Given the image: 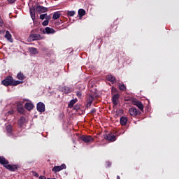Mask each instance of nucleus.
<instances>
[{"label": "nucleus", "instance_id": "f257e3e1", "mask_svg": "<svg viewBox=\"0 0 179 179\" xmlns=\"http://www.w3.org/2000/svg\"><path fill=\"white\" fill-rule=\"evenodd\" d=\"M0 164L3 165L6 170H8L11 172H15L17 170V165H10L9 164V161L6 159L5 157L0 156Z\"/></svg>", "mask_w": 179, "mask_h": 179}, {"label": "nucleus", "instance_id": "f03ea898", "mask_svg": "<svg viewBox=\"0 0 179 179\" xmlns=\"http://www.w3.org/2000/svg\"><path fill=\"white\" fill-rule=\"evenodd\" d=\"M1 83L6 87H8V86H17L18 85L22 84V82L20 80H14L13 77L8 76L6 77V79L1 81Z\"/></svg>", "mask_w": 179, "mask_h": 179}, {"label": "nucleus", "instance_id": "7ed1b4c3", "mask_svg": "<svg viewBox=\"0 0 179 179\" xmlns=\"http://www.w3.org/2000/svg\"><path fill=\"white\" fill-rule=\"evenodd\" d=\"M42 39H43V38L41 34H32L29 35V36L28 38V42L31 43L35 41H39V40H42Z\"/></svg>", "mask_w": 179, "mask_h": 179}, {"label": "nucleus", "instance_id": "20e7f679", "mask_svg": "<svg viewBox=\"0 0 179 179\" xmlns=\"http://www.w3.org/2000/svg\"><path fill=\"white\" fill-rule=\"evenodd\" d=\"M80 139H81L82 141H84L85 143H92L93 141H94V138L92 136H80Z\"/></svg>", "mask_w": 179, "mask_h": 179}, {"label": "nucleus", "instance_id": "39448f33", "mask_svg": "<svg viewBox=\"0 0 179 179\" xmlns=\"http://www.w3.org/2000/svg\"><path fill=\"white\" fill-rule=\"evenodd\" d=\"M64 169H66V165H65L64 164H62L60 166H55L53 169H52V171H53V173H57Z\"/></svg>", "mask_w": 179, "mask_h": 179}, {"label": "nucleus", "instance_id": "423d86ee", "mask_svg": "<svg viewBox=\"0 0 179 179\" xmlns=\"http://www.w3.org/2000/svg\"><path fill=\"white\" fill-rule=\"evenodd\" d=\"M128 112H129L130 116H132V117H136L138 114H141L140 111L138 110L135 107H132V108H129V110H128Z\"/></svg>", "mask_w": 179, "mask_h": 179}, {"label": "nucleus", "instance_id": "0eeeda50", "mask_svg": "<svg viewBox=\"0 0 179 179\" xmlns=\"http://www.w3.org/2000/svg\"><path fill=\"white\" fill-rule=\"evenodd\" d=\"M36 12L39 14L45 13L48 11V8L47 7H44L43 6H37L35 8Z\"/></svg>", "mask_w": 179, "mask_h": 179}, {"label": "nucleus", "instance_id": "6e6552de", "mask_svg": "<svg viewBox=\"0 0 179 179\" xmlns=\"http://www.w3.org/2000/svg\"><path fill=\"white\" fill-rule=\"evenodd\" d=\"M36 108L38 112L43 113L45 111V103L43 102H39L37 103Z\"/></svg>", "mask_w": 179, "mask_h": 179}, {"label": "nucleus", "instance_id": "1a4fd4ad", "mask_svg": "<svg viewBox=\"0 0 179 179\" xmlns=\"http://www.w3.org/2000/svg\"><path fill=\"white\" fill-rule=\"evenodd\" d=\"M132 104L134 106H136V107L138 108V109L141 110V111H143V103L141 102V101H138L137 100H134L132 101Z\"/></svg>", "mask_w": 179, "mask_h": 179}, {"label": "nucleus", "instance_id": "9d476101", "mask_svg": "<svg viewBox=\"0 0 179 179\" xmlns=\"http://www.w3.org/2000/svg\"><path fill=\"white\" fill-rule=\"evenodd\" d=\"M105 139L108 141L115 142V141H117V137L112 133H110L108 135L105 136Z\"/></svg>", "mask_w": 179, "mask_h": 179}, {"label": "nucleus", "instance_id": "9b49d317", "mask_svg": "<svg viewBox=\"0 0 179 179\" xmlns=\"http://www.w3.org/2000/svg\"><path fill=\"white\" fill-rule=\"evenodd\" d=\"M94 100V97L92 95H87V108H90Z\"/></svg>", "mask_w": 179, "mask_h": 179}, {"label": "nucleus", "instance_id": "f8f14e48", "mask_svg": "<svg viewBox=\"0 0 179 179\" xmlns=\"http://www.w3.org/2000/svg\"><path fill=\"white\" fill-rule=\"evenodd\" d=\"M120 99V94H116L115 95L113 96L112 97V101L113 105L115 106H117L118 105V100Z\"/></svg>", "mask_w": 179, "mask_h": 179}, {"label": "nucleus", "instance_id": "ddd939ff", "mask_svg": "<svg viewBox=\"0 0 179 179\" xmlns=\"http://www.w3.org/2000/svg\"><path fill=\"white\" fill-rule=\"evenodd\" d=\"M36 8H34V7L30 8H29V13L31 14V17L32 19V20L34 21V20L36 19Z\"/></svg>", "mask_w": 179, "mask_h": 179}, {"label": "nucleus", "instance_id": "4468645a", "mask_svg": "<svg viewBox=\"0 0 179 179\" xmlns=\"http://www.w3.org/2000/svg\"><path fill=\"white\" fill-rule=\"evenodd\" d=\"M4 38L7 39L10 43H13V39L12 38V35L9 31H6V35H4Z\"/></svg>", "mask_w": 179, "mask_h": 179}, {"label": "nucleus", "instance_id": "2eb2a0df", "mask_svg": "<svg viewBox=\"0 0 179 179\" xmlns=\"http://www.w3.org/2000/svg\"><path fill=\"white\" fill-rule=\"evenodd\" d=\"M106 79L108 81H109L110 83H112L113 84H114L117 80V78H115V77L112 76L111 74L107 75Z\"/></svg>", "mask_w": 179, "mask_h": 179}, {"label": "nucleus", "instance_id": "dca6fc26", "mask_svg": "<svg viewBox=\"0 0 179 179\" xmlns=\"http://www.w3.org/2000/svg\"><path fill=\"white\" fill-rule=\"evenodd\" d=\"M45 31L46 34H54L56 33V31L53 28L48 27L45 28Z\"/></svg>", "mask_w": 179, "mask_h": 179}, {"label": "nucleus", "instance_id": "f3484780", "mask_svg": "<svg viewBox=\"0 0 179 179\" xmlns=\"http://www.w3.org/2000/svg\"><path fill=\"white\" fill-rule=\"evenodd\" d=\"M34 107V104L31 103V102H27L25 103V108L28 111H31V110H33Z\"/></svg>", "mask_w": 179, "mask_h": 179}, {"label": "nucleus", "instance_id": "a211bd4d", "mask_svg": "<svg viewBox=\"0 0 179 179\" xmlns=\"http://www.w3.org/2000/svg\"><path fill=\"white\" fill-rule=\"evenodd\" d=\"M26 122V119L24 117H21L20 118V120H18V122H17V124L18 126H20V127H22L23 125L25 124Z\"/></svg>", "mask_w": 179, "mask_h": 179}, {"label": "nucleus", "instance_id": "6ab92c4d", "mask_svg": "<svg viewBox=\"0 0 179 179\" xmlns=\"http://www.w3.org/2000/svg\"><path fill=\"white\" fill-rule=\"evenodd\" d=\"M127 122V118L126 117L122 116L120 118V124H121L122 126H125Z\"/></svg>", "mask_w": 179, "mask_h": 179}, {"label": "nucleus", "instance_id": "aec40b11", "mask_svg": "<svg viewBox=\"0 0 179 179\" xmlns=\"http://www.w3.org/2000/svg\"><path fill=\"white\" fill-rule=\"evenodd\" d=\"M29 52H31L32 55H36L37 54H38V49L34 47L29 48Z\"/></svg>", "mask_w": 179, "mask_h": 179}, {"label": "nucleus", "instance_id": "412c9836", "mask_svg": "<svg viewBox=\"0 0 179 179\" xmlns=\"http://www.w3.org/2000/svg\"><path fill=\"white\" fill-rule=\"evenodd\" d=\"M62 91L64 92L65 94H69L72 92V89L70 87L64 86L62 87Z\"/></svg>", "mask_w": 179, "mask_h": 179}, {"label": "nucleus", "instance_id": "4be33fe9", "mask_svg": "<svg viewBox=\"0 0 179 179\" xmlns=\"http://www.w3.org/2000/svg\"><path fill=\"white\" fill-rule=\"evenodd\" d=\"M78 15H79L80 19H82V17H83L85 15H86V10H85L84 9H79Z\"/></svg>", "mask_w": 179, "mask_h": 179}, {"label": "nucleus", "instance_id": "5701e85b", "mask_svg": "<svg viewBox=\"0 0 179 179\" xmlns=\"http://www.w3.org/2000/svg\"><path fill=\"white\" fill-rule=\"evenodd\" d=\"M61 15L62 14L59 11L55 12L53 14V20H56L57 19H59V17H61Z\"/></svg>", "mask_w": 179, "mask_h": 179}, {"label": "nucleus", "instance_id": "b1692460", "mask_svg": "<svg viewBox=\"0 0 179 179\" xmlns=\"http://www.w3.org/2000/svg\"><path fill=\"white\" fill-rule=\"evenodd\" d=\"M76 102H78V99H71L70 103H69L68 106L70 108H73V106L76 103Z\"/></svg>", "mask_w": 179, "mask_h": 179}, {"label": "nucleus", "instance_id": "393cba45", "mask_svg": "<svg viewBox=\"0 0 179 179\" xmlns=\"http://www.w3.org/2000/svg\"><path fill=\"white\" fill-rule=\"evenodd\" d=\"M17 78L20 80H24L25 79L24 74H23V73L22 72L18 73V74L17 75Z\"/></svg>", "mask_w": 179, "mask_h": 179}, {"label": "nucleus", "instance_id": "a878e982", "mask_svg": "<svg viewBox=\"0 0 179 179\" xmlns=\"http://www.w3.org/2000/svg\"><path fill=\"white\" fill-rule=\"evenodd\" d=\"M17 109L20 114H24L25 110L24 108H23V106H17Z\"/></svg>", "mask_w": 179, "mask_h": 179}, {"label": "nucleus", "instance_id": "bb28decb", "mask_svg": "<svg viewBox=\"0 0 179 179\" xmlns=\"http://www.w3.org/2000/svg\"><path fill=\"white\" fill-rule=\"evenodd\" d=\"M119 90L120 91H126L127 87L124 84H119Z\"/></svg>", "mask_w": 179, "mask_h": 179}, {"label": "nucleus", "instance_id": "cd10ccee", "mask_svg": "<svg viewBox=\"0 0 179 179\" xmlns=\"http://www.w3.org/2000/svg\"><path fill=\"white\" fill-rule=\"evenodd\" d=\"M76 15V11H68L67 16L68 17H73Z\"/></svg>", "mask_w": 179, "mask_h": 179}, {"label": "nucleus", "instance_id": "c85d7f7f", "mask_svg": "<svg viewBox=\"0 0 179 179\" xmlns=\"http://www.w3.org/2000/svg\"><path fill=\"white\" fill-rule=\"evenodd\" d=\"M6 131H7V133L11 134H12V131H13V130H12V126H11V125H8V126L6 127Z\"/></svg>", "mask_w": 179, "mask_h": 179}, {"label": "nucleus", "instance_id": "c756f323", "mask_svg": "<svg viewBox=\"0 0 179 179\" xmlns=\"http://www.w3.org/2000/svg\"><path fill=\"white\" fill-rule=\"evenodd\" d=\"M76 96H77V97H78L79 99H81V98H82V92H81V91H77V92H76Z\"/></svg>", "mask_w": 179, "mask_h": 179}, {"label": "nucleus", "instance_id": "7c9ffc66", "mask_svg": "<svg viewBox=\"0 0 179 179\" xmlns=\"http://www.w3.org/2000/svg\"><path fill=\"white\" fill-rule=\"evenodd\" d=\"M48 23H50L49 20H45L43 22L42 25L43 26H48Z\"/></svg>", "mask_w": 179, "mask_h": 179}, {"label": "nucleus", "instance_id": "2f4dec72", "mask_svg": "<svg viewBox=\"0 0 179 179\" xmlns=\"http://www.w3.org/2000/svg\"><path fill=\"white\" fill-rule=\"evenodd\" d=\"M73 109L76 110H78L80 109V106H79L78 104H76V106H73Z\"/></svg>", "mask_w": 179, "mask_h": 179}, {"label": "nucleus", "instance_id": "473e14b6", "mask_svg": "<svg viewBox=\"0 0 179 179\" xmlns=\"http://www.w3.org/2000/svg\"><path fill=\"white\" fill-rule=\"evenodd\" d=\"M47 15H48L47 13L41 15H40V19L42 20H44L46 17Z\"/></svg>", "mask_w": 179, "mask_h": 179}, {"label": "nucleus", "instance_id": "72a5a7b5", "mask_svg": "<svg viewBox=\"0 0 179 179\" xmlns=\"http://www.w3.org/2000/svg\"><path fill=\"white\" fill-rule=\"evenodd\" d=\"M0 27H3V20H2V17H0Z\"/></svg>", "mask_w": 179, "mask_h": 179}, {"label": "nucleus", "instance_id": "f704fd0d", "mask_svg": "<svg viewBox=\"0 0 179 179\" xmlns=\"http://www.w3.org/2000/svg\"><path fill=\"white\" fill-rule=\"evenodd\" d=\"M17 106H23V101L18 102Z\"/></svg>", "mask_w": 179, "mask_h": 179}, {"label": "nucleus", "instance_id": "c9c22d12", "mask_svg": "<svg viewBox=\"0 0 179 179\" xmlns=\"http://www.w3.org/2000/svg\"><path fill=\"white\" fill-rule=\"evenodd\" d=\"M96 110L95 108H93L92 110H91L90 111V114H94L96 113Z\"/></svg>", "mask_w": 179, "mask_h": 179}, {"label": "nucleus", "instance_id": "e433bc0d", "mask_svg": "<svg viewBox=\"0 0 179 179\" xmlns=\"http://www.w3.org/2000/svg\"><path fill=\"white\" fill-rule=\"evenodd\" d=\"M8 2H9V3H14V2H15L17 0H7Z\"/></svg>", "mask_w": 179, "mask_h": 179}, {"label": "nucleus", "instance_id": "4c0bfd02", "mask_svg": "<svg viewBox=\"0 0 179 179\" xmlns=\"http://www.w3.org/2000/svg\"><path fill=\"white\" fill-rule=\"evenodd\" d=\"M50 15H46V17H45V19H46V20H48V21H50Z\"/></svg>", "mask_w": 179, "mask_h": 179}, {"label": "nucleus", "instance_id": "58836bf2", "mask_svg": "<svg viewBox=\"0 0 179 179\" xmlns=\"http://www.w3.org/2000/svg\"><path fill=\"white\" fill-rule=\"evenodd\" d=\"M39 179H47V178H45L44 176H41Z\"/></svg>", "mask_w": 179, "mask_h": 179}, {"label": "nucleus", "instance_id": "ea45409f", "mask_svg": "<svg viewBox=\"0 0 179 179\" xmlns=\"http://www.w3.org/2000/svg\"><path fill=\"white\" fill-rule=\"evenodd\" d=\"M117 92V89L113 87V88H112V92L114 93V92Z\"/></svg>", "mask_w": 179, "mask_h": 179}, {"label": "nucleus", "instance_id": "a19ab883", "mask_svg": "<svg viewBox=\"0 0 179 179\" xmlns=\"http://www.w3.org/2000/svg\"><path fill=\"white\" fill-rule=\"evenodd\" d=\"M107 164H108V166H111V163H110V162H107Z\"/></svg>", "mask_w": 179, "mask_h": 179}, {"label": "nucleus", "instance_id": "79ce46f5", "mask_svg": "<svg viewBox=\"0 0 179 179\" xmlns=\"http://www.w3.org/2000/svg\"><path fill=\"white\" fill-rule=\"evenodd\" d=\"M117 179H120V176H117V177L116 178Z\"/></svg>", "mask_w": 179, "mask_h": 179}, {"label": "nucleus", "instance_id": "37998d69", "mask_svg": "<svg viewBox=\"0 0 179 179\" xmlns=\"http://www.w3.org/2000/svg\"><path fill=\"white\" fill-rule=\"evenodd\" d=\"M36 177H38V173H36Z\"/></svg>", "mask_w": 179, "mask_h": 179}, {"label": "nucleus", "instance_id": "c03bdc74", "mask_svg": "<svg viewBox=\"0 0 179 179\" xmlns=\"http://www.w3.org/2000/svg\"><path fill=\"white\" fill-rule=\"evenodd\" d=\"M48 179H56V178H48Z\"/></svg>", "mask_w": 179, "mask_h": 179}, {"label": "nucleus", "instance_id": "a18cd8bd", "mask_svg": "<svg viewBox=\"0 0 179 179\" xmlns=\"http://www.w3.org/2000/svg\"><path fill=\"white\" fill-rule=\"evenodd\" d=\"M34 32V31L32 30L31 31V33H33Z\"/></svg>", "mask_w": 179, "mask_h": 179}]
</instances>
